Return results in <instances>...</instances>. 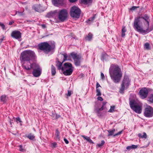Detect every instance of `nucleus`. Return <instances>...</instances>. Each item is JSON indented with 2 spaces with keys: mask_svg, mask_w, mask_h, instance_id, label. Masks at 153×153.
Masks as SVG:
<instances>
[{
  "mask_svg": "<svg viewBox=\"0 0 153 153\" xmlns=\"http://www.w3.org/2000/svg\"><path fill=\"white\" fill-rule=\"evenodd\" d=\"M31 64H30V65ZM23 67L24 68L26 69L27 70H30V68H31V67L30 68L28 66H23Z\"/></svg>",
  "mask_w": 153,
  "mask_h": 153,
  "instance_id": "nucleus-50",
  "label": "nucleus"
},
{
  "mask_svg": "<svg viewBox=\"0 0 153 153\" xmlns=\"http://www.w3.org/2000/svg\"><path fill=\"white\" fill-rule=\"evenodd\" d=\"M27 137L28 138L31 140H33L35 137L33 135L31 134H29Z\"/></svg>",
  "mask_w": 153,
  "mask_h": 153,
  "instance_id": "nucleus-36",
  "label": "nucleus"
},
{
  "mask_svg": "<svg viewBox=\"0 0 153 153\" xmlns=\"http://www.w3.org/2000/svg\"><path fill=\"white\" fill-rule=\"evenodd\" d=\"M141 18V21H143V19H144L146 21V22H147L148 26L149 27V17L146 14H145L143 16L140 17Z\"/></svg>",
  "mask_w": 153,
  "mask_h": 153,
  "instance_id": "nucleus-18",
  "label": "nucleus"
},
{
  "mask_svg": "<svg viewBox=\"0 0 153 153\" xmlns=\"http://www.w3.org/2000/svg\"><path fill=\"white\" fill-rule=\"evenodd\" d=\"M129 105L130 108L132 109L135 106H136L139 104L134 99L131 100L129 99Z\"/></svg>",
  "mask_w": 153,
  "mask_h": 153,
  "instance_id": "nucleus-15",
  "label": "nucleus"
},
{
  "mask_svg": "<svg viewBox=\"0 0 153 153\" xmlns=\"http://www.w3.org/2000/svg\"><path fill=\"white\" fill-rule=\"evenodd\" d=\"M64 141L65 142V143L67 144H68V143H69V142L68 141V140L66 138H64Z\"/></svg>",
  "mask_w": 153,
  "mask_h": 153,
  "instance_id": "nucleus-55",
  "label": "nucleus"
},
{
  "mask_svg": "<svg viewBox=\"0 0 153 153\" xmlns=\"http://www.w3.org/2000/svg\"><path fill=\"white\" fill-rule=\"evenodd\" d=\"M92 0H81V1L84 4H87L91 2Z\"/></svg>",
  "mask_w": 153,
  "mask_h": 153,
  "instance_id": "nucleus-33",
  "label": "nucleus"
},
{
  "mask_svg": "<svg viewBox=\"0 0 153 153\" xmlns=\"http://www.w3.org/2000/svg\"><path fill=\"white\" fill-rule=\"evenodd\" d=\"M115 131V129H113L112 130H108V132L109 133V134L108 135V136L113 135Z\"/></svg>",
  "mask_w": 153,
  "mask_h": 153,
  "instance_id": "nucleus-25",
  "label": "nucleus"
},
{
  "mask_svg": "<svg viewBox=\"0 0 153 153\" xmlns=\"http://www.w3.org/2000/svg\"><path fill=\"white\" fill-rule=\"evenodd\" d=\"M122 132H123L122 131H120L118 133H117L116 134H114L113 135V136L114 137H115L116 136L120 134H121V133H122Z\"/></svg>",
  "mask_w": 153,
  "mask_h": 153,
  "instance_id": "nucleus-45",
  "label": "nucleus"
},
{
  "mask_svg": "<svg viewBox=\"0 0 153 153\" xmlns=\"http://www.w3.org/2000/svg\"><path fill=\"white\" fill-rule=\"evenodd\" d=\"M105 107H104V106L102 105L101 108H100L99 109L100 110H101L102 111L104 109H105Z\"/></svg>",
  "mask_w": 153,
  "mask_h": 153,
  "instance_id": "nucleus-58",
  "label": "nucleus"
},
{
  "mask_svg": "<svg viewBox=\"0 0 153 153\" xmlns=\"http://www.w3.org/2000/svg\"><path fill=\"white\" fill-rule=\"evenodd\" d=\"M130 81L127 77H125L121 85V87L120 89L121 91H123L125 88V87L127 88L129 85Z\"/></svg>",
  "mask_w": 153,
  "mask_h": 153,
  "instance_id": "nucleus-10",
  "label": "nucleus"
},
{
  "mask_svg": "<svg viewBox=\"0 0 153 153\" xmlns=\"http://www.w3.org/2000/svg\"><path fill=\"white\" fill-rule=\"evenodd\" d=\"M144 48L147 50H150V48L149 46V43H146L144 45Z\"/></svg>",
  "mask_w": 153,
  "mask_h": 153,
  "instance_id": "nucleus-31",
  "label": "nucleus"
},
{
  "mask_svg": "<svg viewBox=\"0 0 153 153\" xmlns=\"http://www.w3.org/2000/svg\"><path fill=\"white\" fill-rule=\"evenodd\" d=\"M132 109L135 111L136 113L140 114L142 111V108L141 105L139 104L138 105L136 106H135Z\"/></svg>",
  "mask_w": 153,
  "mask_h": 153,
  "instance_id": "nucleus-14",
  "label": "nucleus"
},
{
  "mask_svg": "<svg viewBox=\"0 0 153 153\" xmlns=\"http://www.w3.org/2000/svg\"><path fill=\"white\" fill-rule=\"evenodd\" d=\"M70 2H75L76 1H77V0H69Z\"/></svg>",
  "mask_w": 153,
  "mask_h": 153,
  "instance_id": "nucleus-62",
  "label": "nucleus"
},
{
  "mask_svg": "<svg viewBox=\"0 0 153 153\" xmlns=\"http://www.w3.org/2000/svg\"><path fill=\"white\" fill-rule=\"evenodd\" d=\"M148 93V91L146 88H141L139 92L140 97L143 99H145L147 97Z\"/></svg>",
  "mask_w": 153,
  "mask_h": 153,
  "instance_id": "nucleus-11",
  "label": "nucleus"
},
{
  "mask_svg": "<svg viewBox=\"0 0 153 153\" xmlns=\"http://www.w3.org/2000/svg\"><path fill=\"white\" fill-rule=\"evenodd\" d=\"M39 8L40 9L39 10V12H42L45 10V8H43L42 6H41L39 4Z\"/></svg>",
  "mask_w": 153,
  "mask_h": 153,
  "instance_id": "nucleus-41",
  "label": "nucleus"
},
{
  "mask_svg": "<svg viewBox=\"0 0 153 153\" xmlns=\"http://www.w3.org/2000/svg\"><path fill=\"white\" fill-rule=\"evenodd\" d=\"M114 106H111L110 109L108 111L110 112H113L114 111Z\"/></svg>",
  "mask_w": 153,
  "mask_h": 153,
  "instance_id": "nucleus-40",
  "label": "nucleus"
},
{
  "mask_svg": "<svg viewBox=\"0 0 153 153\" xmlns=\"http://www.w3.org/2000/svg\"><path fill=\"white\" fill-rule=\"evenodd\" d=\"M56 73V68L53 65H51V74L52 76H54Z\"/></svg>",
  "mask_w": 153,
  "mask_h": 153,
  "instance_id": "nucleus-22",
  "label": "nucleus"
},
{
  "mask_svg": "<svg viewBox=\"0 0 153 153\" xmlns=\"http://www.w3.org/2000/svg\"><path fill=\"white\" fill-rule=\"evenodd\" d=\"M40 25L43 28H45L46 27V25L45 24H42Z\"/></svg>",
  "mask_w": 153,
  "mask_h": 153,
  "instance_id": "nucleus-57",
  "label": "nucleus"
},
{
  "mask_svg": "<svg viewBox=\"0 0 153 153\" xmlns=\"http://www.w3.org/2000/svg\"><path fill=\"white\" fill-rule=\"evenodd\" d=\"M138 136L139 137L141 138H146L147 137V135L144 132L143 133V135H142V134L140 133L138 134Z\"/></svg>",
  "mask_w": 153,
  "mask_h": 153,
  "instance_id": "nucleus-30",
  "label": "nucleus"
},
{
  "mask_svg": "<svg viewBox=\"0 0 153 153\" xmlns=\"http://www.w3.org/2000/svg\"><path fill=\"white\" fill-rule=\"evenodd\" d=\"M16 122L18 121L20 123L22 122V121H21V119L19 117H17L16 118Z\"/></svg>",
  "mask_w": 153,
  "mask_h": 153,
  "instance_id": "nucleus-44",
  "label": "nucleus"
},
{
  "mask_svg": "<svg viewBox=\"0 0 153 153\" xmlns=\"http://www.w3.org/2000/svg\"><path fill=\"white\" fill-rule=\"evenodd\" d=\"M31 68L33 69L32 74L36 77L38 76V65L35 62H33L31 64Z\"/></svg>",
  "mask_w": 153,
  "mask_h": 153,
  "instance_id": "nucleus-9",
  "label": "nucleus"
},
{
  "mask_svg": "<svg viewBox=\"0 0 153 153\" xmlns=\"http://www.w3.org/2000/svg\"><path fill=\"white\" fill-rule=\"evenodd\" d=\"M34 53L31 51H25L21 53V59L22 61H29L34 59Z\"/></svg>",
  "mask_w": 153,
  "mask_h": 153,
  "instance_id": "nucleus-3",
  "label": "nucleus"
},
{
  "mask_svg": "<svg viewBox=\"0 0 153 153\" xmlns=\"http://www.w3.org/2000/svg\"><path fill=\"white\" fill-rule=\"evenodd\" d=\"M55 48V43L54 42H51L50 44L47 42H44L39 44V49L47 54L54 50Z\"/></svg>",
  "mask_w": 153,
  "mask_h": 153,
  "instance_id": "nucleus-2",
  "label": "nucleus"
},
{
  "mask_svg": "<svg viewBox=\"0 0 153 153\" xmlns=\"http://www.w3.org/2000/svg\"><path fill=\"white\" fill-rule=\"evenodd\" d=\"M42 69L39 68V76L40 75L41 73Z\"/></svg>",
  "mask_w": 153,
  "mask_h": 153,
  "instance_id": "nucleus-59",
  "label": "nucleus"
},
{
  "mask_svg": "<svg viewBox=\"0 0 153 153\" xmlns=\"http://www.w3.org/2000/svg\"><path fill=\"white\" fill-rule=\"evenodd\" d=\"M153 30V26H150V28H147L146 30H147V31L145 33H148V32L151 31Z\"/></svg>",
  "mask_w": 153,
  "mask_h": 153,
  "instance_id": "nucleus-42",
  "label": "nucleus"
},
{
  "mask_svg": "<svg viewBox=\"0 0 153 153\" xmlns=\"http://www.w3.org/2000/svg\"><path fill=\"white\" fill-rule=\"evenodd\" d=\"M22 33L21 32L17 30H15L12 32L11 36L15 39H18L21 38Z\"/></svg>",
  "mask_w": 153,
  "mask_h": 153,
  "instance_id": "nucleus-12",
  "label": "nucleus"
},
{
  "mask_svg": "<svg viewBox=\"0 0 153 153\" xmlns=\"http://www.w3.org/2000/svg\"><path fill=\"white\" fill-rule=\"evenodd\" d=\"M81 13V10L78 7L74 6L71 10L70 14L71 16L73 18H79Z\"/></svg>",
  "mask_w": 153,
  "mask_h": 153,
  "instance_id": "nucleus-5",
  "label": "nucleus"
},
{
  "mask_svg": "<svg viewBox=\"0 0 153 153\" xmlns=\"http://www.w3.org/2000/svg\"><path fill=\"white\" fill-rule=\"evenodd\" d=\"M0 26L1 27L2 29L3 30H5L6 29V28L5 27L4 25L1 22H0Z\"/></svg>",
  "mask_w": 153,
  "mask_h": 153,
  "instance_id": "nucleus-43",
  "label": "nucleus"
},
{
  "mask_svg": "<svg viewBox=\"0 0 153 153\" xmlns=\"http://www.w3.org/2000/svg\"><path fill=\"white\" fill-rule=\"evenodd\" d=\"M52 2L54 6L57 7L62 6L65 4L63 0H52Z\"/></svg>",
  "mask_w": 153,
  "mask_h": 153,
  "instance_id": "nucleus-13",
  "label": "nucleus"
},
{
  "mask_svg": "<svg viewBox=\"0 0 153 153\" xmlns=\"http://www.w3.org/2000/svg\"><path fill=\"white\" fill-rule=\"evenodd\" d=\"M19 148V150L21 152H24L25 151V150L22 148V145H19L18 146Z\"/></svg>",
  "mask_w": 153,
  "mask_h": 153,
  "instance_id": "nucleus-39",
  "label": "nucleus"
},
{
  "mask_svg": "<svg viewBox=\"0 0 153 153\" xmlns=\"http://www.w3.org/2000/svg\"><path fill=\"white\" fill-rule=\"evenodd\" d=\"M97 96H100L101 95L100 90L99 88H97L96 90Z\"/></svg>",
  "mask_w": 153,
  "mask_h": 153,
  "instance_id": "nucleus-38",
  "label": "nucleus"
},
{
  "mask_svg": "<svg viewBox=\"0 0 153 153\" xmlns=\"http://www.w3.org/2000/svg\"><path fill=\"white\" fill-rule=\"evenodd\" d=\"M64 66L65 67V68L66 69L69 68H73L72 64L69 62H66L64 64Z\"/></svg>",
  "mask_w": 153,
  "mask_h": 153,
  "instance_id": "nucleus-20",
  "label": "nucleus"
},
{
  "mask_svg": "<svg viewBox=\"0 0 153 153\" xmlns=\"http://www.w3.org/2000/svg\"><path fill=\"white\" fill-rule=\"evenodd\" d=\"M142 25L141 18L140 17H138L135 19L134 22V28L135 30L142 33H145L147 30H144L141 26Z\"/></svg>",
  "mask_w": 153,
  "mask_h": 153,
  "instance_id": "nucleus-4",
  "label": "nucleus"
},
{
  "mask_svg": "<svg viewBox=\"0 0 153 153\" xmlns=\"http://www.w3.org/2000/svg\"><path fill=\"white\" fill-rule=\"evenodd\" d=\"M126 31V30L125 26H123L122 30V34L121 36L122 37H124L125 36V32Z\"/></svg>",
  "mask_w": 153,
  "mask_h": 153,
  "instance_id": "nucleus-23",
  "label": "nucleus"
},
{
  "mask_svg": "<svg viewBox=\"0 0 153 153\" xmlns=\"http://www.w3.org/2000/svg\"><path fill=\"white\" fill-rule=\"evenodd\" d=\"M68 13L66 10L63 9L58 12V18L62 22L65 21L67 19Z\"/></svg>",
  "mask_w": 153,
  "mask_h": 153,
  "instance_id": "nucleus-6",
  "label": "nucleus"
},
{
  "mask_svg": "<svg viewBox=\"0 0 153 153\" xmlns=\"http://www.w3.org/2000/svg\"><path fill=\"white\" fill-rule=\"evenodd\" d=\"M101 77L102 79H104L105 78V76L102 73H101Z\"/></svg>",
  "mask_w": 153,
  "mask_h": 153,
  "instance_id": "nucleus-52",
  "label": "nucleus"
},
{
  "mask_svg": "<svg viewBox=\"0 0 153 153\" xmlns=\"http://www.w3.org/2000/svg\"><path fill=\"white\" fill-rule=\"evenodd\" d=\"M23 12H20L19 11H17L16 12V14L17 13H18L19 14V16H22L23 15Z\"/></svg>",
  "mask_w": 153,
  "mask_h": 153,
  "instance_id": "nucleus-48",
  "label": "nucleus"
},
{
  "mask_svg": "<svg viewBox=\"0 0 153 153\" xmlns=\"http://www.w3.org/2000/svg\"><path fill=\"white\" fill-rule=\"evenodd\" d=\"M14 23V21H11V22H10L9 23V25H12V24L13 23Z\"/></svg>",
  "mask_w": 153,
  "mask_h": 153,
  "instance_id": "nucleus-60",
  "label": "nucleus"
},
{
  "mask_svg": "<svg viewBox=\"0 0 153 153\" xmlns=\"http://www.w3.org/2000/svg\"><path fill=\"white\" fill-rule=\"evenodd\" d=\"M1 100L4 102H5L6 101V96L5 95H2L1 97Z\"/></svg>",
  "mask_w": 153,
  "mask_h": 153,
  "instance_id": "nucleus-26",
  "label": "nucleus"
},
{
  "mask_svg": "<svg viewBox=\"0 0 153 153\" xmlns=\"http://www.w3.org/2000/svg\"><path fill=\"white\" fill-rule=\"evenodd\" d=\"M71 95V91H68V93L66 94L67 96H70Z\"/></svg>",
  "mask_w": 153,
  "mask_h": 153,
  "instance_id": "nucleus-46",
  "label": "nucleus"
},
{
  "mask_svg": "<svg viewBox=\"0 0 153 153\" xmlns=\"http://www.w3.org/2000/svg\"><path fill=\"white\" fill-rule=\"evenodd\" d=\"M100 87V85L99 84L98 82H97V85H96V88L97 89V88L98 87Z\"/></svg>",
  "mask_w": 153,
  "mask_h": 153,
  "instance_id": "nucleus-61",
  "label": "nucleus"
},
{
  "mask_svg": "<svg viewBox=\"0 0 153 153\" xmlns=\"http://www.w3.org/2000/svg\"><path fill=\"white\" fill-rule=\"evenodd\" d=\"M126 149L128 150H130L132 149L131 146H128L126 147Z\"/></svg>",
  "mask_w": 153,
  "mask_h": 153,
  "instance_id": "nucleus-56",
  "label": "nucleus"
},
{
  "mask_svg": "<svg viewBox=\"0 0 153 153\" xmlns=\"http://www.w3.org/2000/svg\"><path fill=\"white\" fill-rule=\"evenodd\" d=\"M62 62H61L58 61L56 64V66L58 70H60L61 69L62 71H63L64 70V68L63 67H62Z\"/></svg>",
  "mask_w": 153,
  "mask_h": 153,
  "instance_id": "nucleus-17",
  "label": "nucleus"
},
{
  "mask_svg": "<svg viewBox=\"0 0 153 153\" xmlns=\"http://www.w3.org/2000/svg\"><path fill=\"white\" fill-rule=\"evenodd\" d=\"M57 144L55 142L52 143V147L55 148L57 147Z\"/></svg>",
  "mask_w": 153,
  "mask_h": 153,
  "instance_id": "nucleus-49",
  "label": "nucleus"
},
{
  "mask_svg": "<svg viewBox=\"0 0 153 153\" xmlns=\"http://www.w3.org/2000/svg\"><path fill=\"white\" fill-rule=\"evenodd\" d=\"M148 100L151 103H153V94H151L149 96Z\"/></svg>",
  "mask_w": 153,
  "mask_h": 153,
  "instance_id": "nucleus-27",
  "label": "nucleus"
},
{
  "mask_svg": "<svg viewBox=\"0 0 153 153\" xmlns=\"http://www.w3.org/2000/svg\"><path fill=\"white\" fill-rule=\"evenodd\" d=\"M109 73L111 79L115 83L119 82L123 73L118 65H115L111 66L109 69Z\"/></svg>",
  "mask_w": 153,
  "mask_h": 153,
  "instance_id": "nucleus-1",
  "label": "nucleus"
},
{
  "mask_svg": "<svg viewBox=\"0 0 153 153\" xmlns=\"http://www.w3.org/2000/svg\"><path fill=\"white\" fill-rule=\"evenodd\" d=\"M93 36L92 34L91 33H89L88 34L87 36L86 37L85 39V40L88 41H90L91 39Z\"/></svg>",
  "mask_w": 153,
  "mask_h": 153,
  "instance_id": "nucleus-24",
  "label": "nucleus"
},
{
  "mask_svg": "<svg viewBox=\"0 0 153 153\" xmlns=\"http://www.w3.org/2000/svg\"><path fill=\"white\" fill-rule=\"evenodd\" d=\"M108 59V56L106 53L102 54L101 57V60L103 61L106 60Z\"/></svg>",
  "mask_w": 153,
  "mask_h": 153,
  "instance_id": "nucleus-21",
  "label": "nucleus"
},
{
  "mask_svg": "<svg viewBox=\"0 0 153 153\" xmlns=\"http://www.w3.org/2000/svg\"><path fill=\"white\" fill-rule=\"evenodd\" d=\"M95 18V16H94L90 18L87 21V23L90 24V23L89 22L90 21L92 22L94 19Z\"/></svg>",
  "mask_w": 153,
  "mask_h": 153,
  "instance_id": "nucleus-37",
  "label": "nucleus"
},
{
  "mask_svg": "<svg viewBox=\"0 0 153 153\" xmlns=\"http://www.w3.org/2000/svg\"><path fill=\"white\" fill-rule=\"evenodd\" d=\"M4 38V37L3 36L2 38H1L0 39V40H1V43L2 42V41L3 40Z\"/></svg>",
  "mask_w": 153,
  "mask_h": 153,
  "instance_id": "nucleus-63",
  "label": "nucleus"
},
{
  "mask_svg": "<svg viewBox=\"0 0 153 153\" xmlns=\"http://www.w3.org/2000/svg\"><path fill=\"white\" fill-rule=\"evenodd\" d=\"M102 110H100L99 108H97L96 110V112L97 113V115L99 117H100L102 115V114L100 112Z\"/></svg>",
  "mask_w": 153,
  "mask_h": 153,
  "instance_id": "nucleus-29",
  "label": "nucleus"
},
{
  "mask_svg": "<svg viewBox=\"0 0 153 153\" xmlns=\"http://www.w3.org/2000/svg\"><path fill=\"white\" fill-rule=\"evenodd\" d=\"M131 147L132 149H136L137 147V146L135 145H132L131 146Z\"/></svg>",
  "mask_w": 153,
  "mask_h": 153,
  "instance_id": "nucleus-51",
  "label": "nucleus"
},
{
  "mask_svg": "<svg viewBox=\"0 0 153 153\" xmlns=\"http://www.w3.org/2000/svg\"><path fill=\"white\" fill-rule=\"evenodd\" d=\"M54 115L55 116V117H53V119H57L60 116L59 115H57L56 114H54Z\"/></svg>",
  "mask_w": 153,
  "mask_h": 153,
  "instance_id": "nucleus-47",
  "label": "nucleus"
},
{
  "mask_svg": "<svg viewBox=\"0 0 153 153\" xmlns=\"http://www.w3.org/2000/svg\"><path fill=\"white\" fill-rule=\"evenodd\" d=\"M97 99L98 100H100V101H102L103 100L102 98L100 97H98Z\"/></svg>",
  "mask_w": 153,
  "mask_h": 153,
  "instance_id": "nucleus-53",
  "label": "nucleus"
},
{
  "mask_svg": "<svg viewBox=\"0 0 153 153\" xmlns=\"http://www.w3.org/2000/svg\"><path fill=\"white\" fill-rule=\"evenodd\" d=\"M106 102H103L102 105H103V106H105V105L106 104Z\"/></svg>",
  "mask_w": 153,
  "mask_h": 153,
  "instance_id": "nucleus-64",
  "label": "nucleus"
},
{
  "mask_svg": "<svg viewBox=\"0 0 153 153\" xmlns=\"http://www.w3.org/2000/svg\"><path fill=\"white\" fill-rule=\"evenodd\" d=\"M33 9L36 11H38V6L37 4H35L33 6Z\"/></svg>",
  "mask_w": 153,
  "mask_h": 153,
  "instance_id": "nucleus-35",
  "label": "nucleus"
},
{
  "mask_svg": "<svg viewBox=\"0 0 153 153\" xmlns=\"http://www.w3.org/2000/svg\"><path fill=\"white\" fill-rule=\"evenodd\" d=\"M73 71V69L72 68H69L67 69L65 71H63V74L66 76L71 75Z\"/></svg>",
  "mask_w": 153,
  "mask_h": 153,
  "instance_id": "nucleus-16",
  "label": "nucleus"
},
{
  "mask_svg": "<svg viewBox=\"0 0 153 153\" xmlns=\"http://www.w3.org/2000/svg\"><path fill=\"white\" fill-rule=\"evenodd\" d=\"M144 115L147 117H152L153 116V108L150 105H147L144 109Z\"/></svg>",
  "mask_w": 153,
  "mask_h": 153,
  "instance_id": "nucleus-7",
  "label": "nucleus"
},
{
  "mask_svg": "<svg viewBox=\"0 0 153 153\" xmlns=\"http://www.w3.org/2000/svg\"><path fill=\"white\" fill-rule=\"evenodd\" d=\"M70 55L74 60L75 65L76 66L80 65V60L81 57V56L77 54V53H74V52L71 53Z\"/></svg>",
  "mask_w": 153,
  "mask_h": 153,
  "instance_id": "nucleus-8",
  "label": "nucleus"
},
{
  "mask_svg": "<svg viewBox=\"0 0 153 153\" xmlns=\"http://www.w3.org/2000/svg\"><path fill=\"white\" fill-rule=\"evenodd\" d=\"M105 143V142L104 140H102L100 143H98L97 144V146L98 147H101Z\"/></svg>",
  "mask_w": 153,
  "mask_h": 153,
  "instance_id": "nucleus-32",
  "label": "nucleus"
},
{
  "mask_svg": "<svg viewBox=\"0 0 153 153\" xmlns=\"http://www.w3.org/2000/svg\"><path fill=\"white\" fill-rule=\"evenodd\" d=\"M138 7H136L134 6H133L131 8V9L132 10H134L136 8H137Z\"/></svg>",
  "mask_w": 153,
  "mask_h": 153,
  "instance_id": "nucleus-54",
  "label": "nucleus"
},
{
  "mask_svg": "<svg viewBox=\"0 0 153 153\" xmlns=\"http://www.w3.org/2000/svg\"><path fill=\"white\" fill-rule=\"evenodd\" d=\"M55 135L56 136V139L59 140L60 139L59 132L57 129L56 130Z\"/></svg>",
  "mask_w": 153,
  "mask_h": 153,
  "instance_id": "nucleus-28",
  "label": "nucleus"
},
{
  "mask_svg": "<svg viewBox=\"0 0 153 153\" xmlns=\"http://www.w3.org/2000/svg\"><path fill=\"white\" fill-rule=\"evenodd\" d=\"M62 55L64 57V59L63 61H62V63H63V62L65 61H66L67 60V58L68 57V56L67 54L66 53L62 54Z\"/></svg>",
  "mask_w": 153,
  "mask_h": 153,
  "instance_id": "nucleus-34",
  "label": "nucleus"
},
{
  "mask_svg": "<svg viewBox=\"0 0 153 153\" xmlns=\"http://www.w3.org/2000/svg\"><path fill=\"white\" fill-rule=\"evenodd\" d=\"M81 137H82L85 140L90 143H94L91 139H90V137H89L85 136V135H82Z\"/></svg>",
  "mask_w": 153,
  "mask_h": 153,
  "instance_id": "nucleus-19",
  "label": "nucleus"
}]
</instances>
